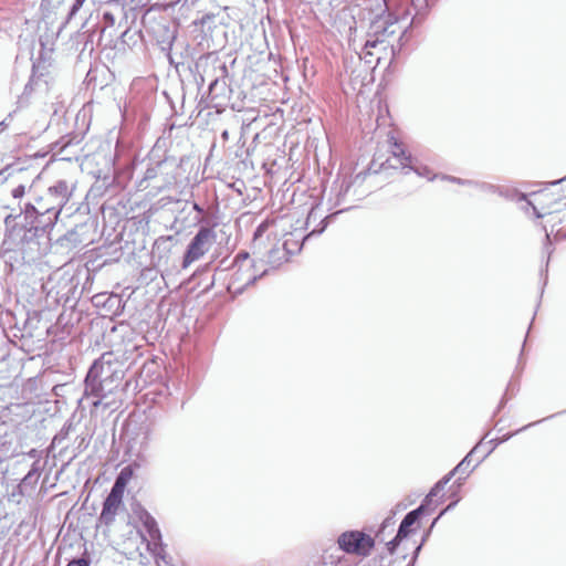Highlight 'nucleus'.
Masks as SVG:
<instances>
[{"instance_id":"obj_1","label":"nucleus","mask_w":566,"mask_h":566,"mask_svg":"<svg viewBox=\"0 0 566 566\" xmlns=\"http://www.w3.org/2000/svg\"><path fill=\"white\" fill-rule=\"evenodd\" d=\"M122 374L112 368L104 358L97 360L90 368L85 379V391L103 399L113 394L120 385Z\"/></svg>"},{"instance_id":"obj_2","label":"nucleus","mask_w":566,"mask_h":566,"mask_svg":"<svg viewBox=\"0 0 566 566\" xmlns=\"http://www.w3.org/2000/svg\"><path fill=\"white\" fill-rule=\"evenodd\" d=\"M73 191L74 186H70L65 180H59L48 189L45 197L39 199L40 210H36L33 206L31 209L40 214L55 211L54 221H56L63 208L72 198Z\"/></svg>"},{"instance_id":"obj_3","label":"nucleus","mask_w":566,"mask_h":566,"mask_svg":"<svg viewBox=\"0 0 566 566\" xmlns=\"http://www.w3.org/2000/svg\"><path fill=\"white\" fill-rule=\"evenodd\" d=\"M337 544L347 554L366 557L374 547V539L359 531H347L339 535Z\"/></svg>"},{"instance_id":"obj_4","label":"nucleus","mask_w":566,"mask_h":566,"mask_svg":"<svg viewBox=\"0 0 566 566\" xmlns=\"http://www.w3.org/2000/svg\"><path fill=\"white\" fill-rule=\"evenodd\" d=\"M214 235L210 229L202 228L190 242L184 258L182 268H188L191 263L202 258L209 251L213 243Z\"/></svg>"},{"instance_id":"obj_5","label":"nucleus","mask_w":566,"mask_h":566,"mask_svg":"<svg viewBox=\"0 0 566 566\" xmlns=\"http://www.w3.org/2000/svg\"><path fill=\"white\" fill-rule=\"evenodd\" d=\"M138 518L142 522L145 530L147 531L149 538L147 539L146 536L142 532L136 533L137 537H139L143 543H146V547L151 554H154V555L159 554L161 534L157 526V522L145 510H142L138 513Z\"/></svg>"},{"instance_id":"obj_6","label":"nucleus","mask_w":566,"mask_h":566,"mask_svg":"<svg viewBox=\"0 0 566 566\" xmlns=\"http://www.w3.org/2000/svg\"><path fill=\"white\" fill-rule=\"evenodd\" d=\"M233 283L240 286H248L256 280L253 264L248 254H239L234 262Z\"/></svg>"},{"instance_id":"obj_7","label":"nucleus","mask_w":566,"mask_h":566,"mask_svg":"<svg viewBox=\"0 0 566 566\" xmlns=\"http://www.w3.org/2000/svg\"><path fill=\"white\" fill-rule=\"evenodd\" d=\"M391 151L392 156L399 161L402 169L409 168L410 170H413L421 177H426L428 179L432 178L431 171L427 167L418 166L415 159L406 155V151L401 147V145L395 143Z\"/></svg>"},{"instance_id":"obj_8","label":"nucleus","mask_w":566,"mask_h":566,"mask_svg":"<svg viewBox=\"0 0 566 566\" xmlns=\"http://www.w3.org/2000/svg\"><path fill=\"white\" fill-rule=\"evenodd\" d=\"M120 507L122 503L106 497L99 515V524L109 526L115 521V516Z\"/></svg>"},{"instance_id":"obj_9","label":"nucleus","mask_w":566,"mask_h":566,"mask_svg":"<svg viewBox=\"0 0 566 566\" xmlns=\"http://www.w3.org/2000/svg\"><path fill=\"white\" fill-rule=\"evenodd\" d=\"M423 510L424 505H421L405 516L398 530V537H407L411 533L410 527L418 521Z\"/></svg>"},{"instance_id":"obj_10","label":"nucleus","mask_w":566,"mask_h":566,"mask_svg":"<svg viewBox=\"0 0 566 566\" xmlns=\"http://www.w3.org/2000/svg\"><path fill=\"white\" fill-rule=\"evenodd\" d=\"M125 488H126V485L115 481L107 499L114 500V501L123 504V494H124Z\"/></svg>"},{"instance_id":"obj_11","label":"nucleus","mask_w":566,"mask_h":566,"mask_svg":"<svg viewBox=\"0 0 566 566\" xmlns=\"http://www.w3.org/2000/svg\"><path fill=\"white\" fill-rule=\"evenodd\" d=\"M133 474H134V471H133L132 467H125L119 472L116 481L124 485H127L128 482L132 480Z\"/></svg>"},{"instance_id":"obj_12","label":"nucleus","mask_w":566,"mask_h":566,"mask_svg":"<svg viewBox=\"0 0 566 566\" xmlns=\"http://www.w3.org/2000/svg\"><path fill=\"white\" fill-rule=\"evenodd\" d=\"M449 476L444 478L442 481L438 482L436 486L428 494L426 502L428 503L432 496H436L438 492L443 489V486L449 482Z\"/></svg>"},{"instance_id":"obj_13","label":"nucleus","mask_w":566,"mask_h":566,"mask_svg":"<svg viewBox=\"0 0 566 566\" xmlns=\"http://www.w3.org/2000/svg\"><path fill=\"white\" fill-rule=\"evenodd\" d=\"M544 196H545L544 193H535V200H534V202H533V201H528V205H531V206H532V208H533V210H534V212H535V214H536V217H537V218H542V217H544V214H545V213H542V212L537 209V207L535 206V202H536V203H541V202L543 201V197H544Z\"/></svg>"},{"instance_id":"obj_14","label":"nucleus","mask_w":566,"mask_h":566,"mask_svg":"<svg viewBox=\"0 0 566 566\" xmlns=\"http://www.w3.org/2000/svg\"><path fill=\"white\" fill-rule=\"evenodd\" d=\"M405 537H398V534L395 536L394 539H391L390 542L387 543V548L388 551L392 554L397 546L399 545V543Z\"/></svg>"},{"instance_id":"obj_15","label":"nucleus","mask_w":566,"mask_h":566,"mask_svg":"<svg viewBox=\"0 0 566 566\" xmlns=\"http://www.w3.org/2000/svg\"><path fill=\"white\" fill-rule=\"evenodd\" d=\"M24 193H25V186L24 185H19L15 188L12 189V197L15 198V199L22 198L24 196Z\"/></svg>"},{"instance_id":"obj_16","label":"nucleus","mask_w":566,"mask_h":566,"mask_svg":"<svg viewBox=\"0 0 566 566\" xmlns=\"http://www.w3.org/2000/svg\"><path fill=\"white\" fill-rule=\"evenodd\" d=\"M470 454L467 455L458 465L457 468L454 469L455 472H460V471H463L469 464H470Z\"/></svg>"},{"instance_id":"obj_17","label":"nucleus","mask_w":566,"mask_h":566,"mask_svg":"<svg viewBox=\"0 0 566 566\" xmlns=\"http://www.w3.org/2000/svg\"><path fill=\"white\" fill-rule=\"evenodd\" d=\"M86 0H75L72 9H71V15H74L84 4Z\"/></svg>"},{"instance_id":"obj_18","label":"nucleus","mask_w":566,"mask_h":566,"mask_svg":"<svg viewBox=\"0 0 566 566\" xmlns=\"http://www.w3.org/2000/svg\"><path fill=\"white\" fill-rule=\"evenodd\" d=\"M67 566H88L85 559H75L69 563Z\"/></svg>"},{"instance_id":"obj_19","label":"nucleus","mask_w":566,"mask_h":566,"mask_svg":"<svg viewBox=\"0 0 566 566\" xmlns=\"http://www.w3.org/2000/svg\"><path fill=\"white\" fill-rule=\"evenodd\" d=\"M455 505V502L454 503H451L449 504L446 510H443L441 513H440V516L443 515L447 511L451 510L453 506Z\"/></svg>"},{"instance_id":"obj_20","label":"nucleus","mask_w":566,"mask_h":566,"mask_svg":"<svg viewBox=\"0 0 566 566\" xmlns=\"http://www.w3.org/2000/svg\"><path fill=\"white\" fill-rule=\"evenodd\" d=\"M263 230V226H260L255 232V237L260 235Z\"/></svg>"},{"instance_id":"obj_21","label":"nucleus","mask_w":566,"mask_h":566,"mask_svg":"<svg viewBox=\"0 0 566 566\" xmlns=\"http://www.w3.org/2000/svg\"><path fill=\"white\" fill-rule=\"evenodd\" d=\"M193 209L197 210V211H201V208L198 205H195Z\"/></svg>"},{"instance_id":"obj_22","label":"nucleus","mask_w":566,"mask_h":566,"mask_svg":"<svg viewBox=\"0 0 566 566\" xmlns=\"http://www.w3.org/2000/svg\"><path fill=\"white\" fill-rule=\"evenodd\" d=\"M518 199H520V200H525V199H526V197H525L524 195H521V196L518 197Z\"/></svg>"},{"instance_id":"obj_23","label":"nucleus","mask_w":566,"mask_h":566,"mask_svg":"<svg viewBox=\"0 0 566 566\" xmlns=\"http://www.w3.org/2000/svg\"><path fill=\"white\" fill-rule=\"evenodd\" d=\"M101 400L94 401V406H98Z\"/></svg>"},{"instance_id":"obj_24","label":"nucleus","mask_w":566,"mask_h":566,"mask_svg":"<svg viewBox=\"0 0 566 566\" xmlns=\"http://www.w3.org/2000/svg\"><path fill=\"white\" fill-rule=\"evenodd\" d=\"M565 213H566V208H565Z\"/></svg>"}]
</instances>
